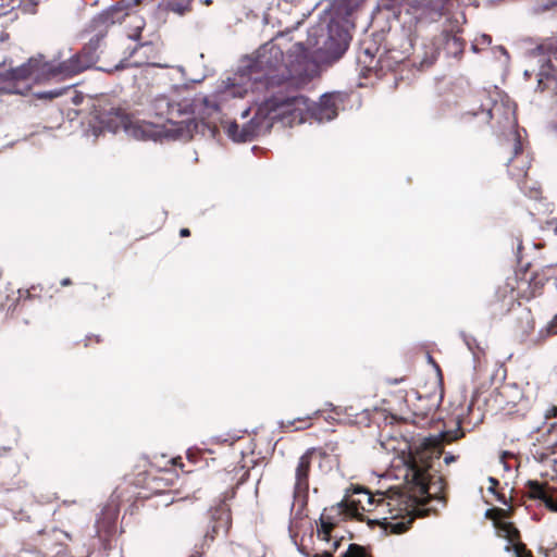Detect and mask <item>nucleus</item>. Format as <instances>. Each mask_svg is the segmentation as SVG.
Returning a JSON list of instances; mask_svg holds the SVG:
<instances>
[{"label":"nucleus","mask_w":557,"mask_h":557,"mask_svg":"<svg viewBox=\"0 0 557 557\" xmlns=\"http://www.w3.org/2000/svg\"><path fill=\"white\" fill-rule=\"evenodd\" d=\"M275 73H264L248 66L247 72H240L223 82V87L214 96L205 98L206 108L219 111L227 107L232 99L244 98L251 90L261 95L253 99V104L244 108L240 112L247 119L253 110L252 117L242 127L236 122L224 125L225 133L235 143L255 140L258 136L268 133L275 123L282 126H294L307 121L318 123L334 120L344 103L341 92H326L318 102H311L307 97L290 91L299 88L292 79H276Z\"/></svg>","instance_id":"nucleus-1"},{"label":"nucleus","mask_w":557,"mask_h":557,"mask_svg":"<svg viewBox=\"0 0 557 557\" xmlns=\"http://www.w3.org/2000/svg\"><path fill=\"white\" fill-rule=\"evenodd\" d=\"M363 0H333L310 26L306 40H298L286 48L281 34L262 45L248 66L264 73H275L276 79H292L306 85L319 73V63L336 61L348 49L354 27V13ZM273 77V75L271 76Z\"/></svg>","instance_id":"nucleus-2"},{"label":"nucleus","mask_w":557,"mask_h":557,"mask_svg":"<svg viewBox=\"0 0 557 557\" xmlns=\"http://www.w3.org/2000/svg\"><path fill=\"white\" fill-rule=\"evenodd\" d=\"M126 16H128L126 9L120 7L111 8L96 15L90 23V27L95 32V38L90 39L88 47L63 62H44L40 58H32L27 63L15 69H7L0 64V92H20L16 87V83L20 81L66 78L89 69L96 62L95 51L92 50H96L100 38L104 37L109 26L121 24Z\"/></svg>","instance_id":"nucleus-3"},{"label":"nucleus","mask_w":557,"mask_h":557,"mask_svg":"<svg viewBox=\"0 0 557 557\" xmlns=\"http://www.w3.org/2000/svg\"><path fill=\"white\" fill-rule=\"evenodd\" d=\"M442 448L435 437L423 438L408 455L398 457L392 462L391 469L380 475L382 481L396 480L398 484L382 485L380 495L389 498L413 493L423 497L437 496L444 490V479L440 471Z\"/></svg>","instance_id":"nucleus-4"},{"label":"nucleus","mask_w":557,"mask_h":557,"mask_svg":"<svg viewBox=\"0 0 557 557\" xmlns=\"http://www.w3.org/2000/svg\"><path fill=\"white\" fill-rule=\"evenodd\" d=\"M156 114L164 119L163 124L134 119L123 109L113 106H100L97 110L99 128L111 133L123 129L128 136L140 140H160L162 138H180L183 136L185 121H176L188 113L189 103L171 101L166 96H159L152 103Z\"/></svg>","instance_id":"nucleus-5"},{"label":"nucleus","mask_w":557,"mask_h":557,"mask_svg":"<svg viewBox=\"0 0 557 557\" xmlns=\"http://www.w3.org/2000/svg\"><path fill=\"white\" fill-rule=\"evenodd\" d=\"M472 116H481L483 121L495 120L497 134L503 136L509 148L510 157L507 160L506 166L508 174L517 182L522 193L530 198L536 199L540 196V190L536 187L525 190L521 185V180L527 176L528 169L531 164V158L524 150L521 141V134L518 129L516 119V106L507 97L495 92L494 98H487L486 102L481 104L479 109L469 111Z\"/></svg>","instance_id":"nucleus-6"},{"label":"nucleus","mask_w":557,"mask_h":557,"mask_svg":"<svg viewBox=\"0 0 557 557\" xmlns=\"http://www.w3.org/2000/svg\"><path fill=\"white\" fill-rule=\"evenodd\" d=\"M374 503V496L368 490L350 485L346 488L344 498L339 503L324 508L317 522H345L349 519H356L359 522H388L386 517L366 516V512H371Z\"/></svg>","instance_id":"nucleus-7"},{"label":"nucleus","mask_w":557,"mask_h":557,"mask_svg":"<svg viewBox=\"0 0 557 557\" xmlns=\"http://www.w3.org/2000/svg\"><path fill=\"white\" fill-rule=\"evenodd\" d=\"M524 77H537V88L557 92V39H548L525 54ZM557 132V120L554 123Z\"/></svg>","instance_id":"nucleus-8"},{"label":"nucleus","mask_w":557,"mask_h":557,"mask_svg":"<svg viewBox=\"0 0 557 557\" xmlns=\"http://www.w3.org/2000/svg\"><path fill=\"white\" fill-rule=\"evenodd\" d=\"M39 545L55 556L66 553L72 557H87L91 545L77 532L54 524L39 531Z\"/></svg>","instance_id":"nucleus-9"},{"label":"nucleus","mask_w":557,"mask_h":557,"mask_svg":"<svg viewBox=\"0 0 557 557\" xmlns=\"http://www.w3.org/2000/svg\"><path fill=\"white\" fill-rule=\"evenodd\" d=\"M534 398V387L530 383L505 382L491 394L487 404L496 411L507 413L523 412Z\"/></svg>","instance_id":"nucleus-10"},{"label":"nucleus","mask_w":557,"mask_h":557,"mask_svg":"<svg viewBox=\"0 0 557 557\" xmlns=\"http://www.w3.org/2000/svg\"><path fill=\"white\" fill-rule=\"evenodd\" d=\"M322 457V453L317 451L315 449H310L306 451L298 461L296 468V482L294 487V500L292 505V512L295 516V519L302 520L307 515L304 513V510L307 506V497H308V475L311 466L312 459L315 457Z\"/></svg>","instance_id":"nucleus-11"},{"label":"nucleus","mask_w":557,"mask_h":557,"mask_svg":"<svg viewBox=\"0 0 557 557\" xmlns=\"http://www.w3.org/2000/svg\"><path fill=\"white\" fill-rule=\"evenodd\" d=\"M337 524H317L314 530L313 524H289V534L298 549L307 554V549L313 544L314 533L317 539L325 543H331L334 535V529Z\"/></svg>","instance_id":"nucleus-12"},{"label":"nucleus","mask_w":557,"mask_h":557,"mask_svg":"<svg viewBox=\"0 0 557 557\" xmlns=\"http://www.w3.org/2000/svg\"><path fill=\"white\" fill-rule=\"evenodd\" d=\"M534 440L530 447L532 458L540 463L554 465L556 462L553 455L557 448V422L539 429Z\"/></svg>","instance_id":"nucleus-13"},{"label":"nucleus","mask_w":557,"mask_h":557,"mask_svg":"<svg viewBox=\"0 0 557 557\" xmlns=\"http://www.w3.org/2000/svg\"><path fill=\"white\" fill-rule=\"evenodd\" d=\"M497 535L508 541L505 549L507 552L513 550L516 557H533L531 552L521 541V535L516 524H494Z\"/></svg>","instance_id":"nucleus-14"},{"label":"nucleus","mask_w":557,"mask_h":557,"mask_svg":"<svg viewBox=\"0 0 557 557\" xmlns=\"http://www.w3.org/2000/svg\"><path fill=\"white\" fill-rule=\"evenodd\" d=\"M530 487V494L532 497L539 498L544 502L545 506L550 511H557V499H555L546 490V487L536 482V481H530L529 482Z\"/></svg>","instance_id":"nucleus-15"},{"label":"nucleus","mask_w":557,"mask_h":557,"mask_svg":"<svg viewBox=\"0 0 557 557\" xmlns=\"http://www.w3.org/2000/svg\"><path fill=\"white\" fill-rule=\"evenodd\" d=\"M119 512V496L112 495L102 506L96 522H116Z\"/></svg>","instance_id":"nucleus-16"},{"label":"nucleus","mask_w":557,"mask_h":557,"mask_svg":"<svg viewBox=\"0 0 557 557\" xmlns=\"http://www.w3.org/2000/svg\"><path fill=\"white\" fill-rule=\"evenodd\" d=\"M555 334H557V314L544 327H542L536 335L531 336L529 334H523L521 341L536 345Z\"/></svg>","instance_id":"nucleus-17"},{"label":"nucleus","mask_w":557,"mask_h":557,"mask_svg":"<svg viewBox=\"0 0 557 557\" xmlns=\"http://www.w3.org/2000/svg\"><path fill=\"white\" fill-rule=\"evenodd\" d=\"M209 513L213 522H231L232 519L230 507L223 500H219L214 506H212Z\"/></svg>","instance_id":"nucleus-18"},{"label":"nucleus","mask_w":557,"mask_h":557,"mask_svg":"<svg viewBox=\"0 0 557 557\" xmlns=\"http://www.w3.org/2000/svg\"><path fill=\"white\" fill-rule=\"evenodd\" d=\"M445 49L448 54L458 58L463 52V42L458 36L447 34Z\"/></svg>","instance_id":"nucleus-19"},{"label":"nucleus","mask_w":557,"mask_h":557,"mask_svg":"<svg viewBox=\"0 0 557 557\" xmlns=\"http://www.w3.org/2000/svg\"><path fill=\"white\" fill-rule=\"evenodd\" d=\"M116 524H96L95 525V534L99 537V540L103 543V546L107 547L109 545V536L115 533Z\"/></svg>","instance_id":"nucleus-20"},{"label":"nucleus","mask_w":557,"mask_h":557,"mask_svg":"<svg viewBox=\"0 0 557 557\" xmlns=\"http://www.w3.org/2000/svg\"><path fill=\"white\" fill-rule=\"evenodd\" d=\"M321 410H317L314 411L311 416H307L306 418H297V419H294V420H288L286 422H282L281 423V426L282 428H292V426H295V430H301V429H306L310 425V423L308 421H310L311 419L318 417L320 414Z\"/></svg>","instance_id":"nucleus-21"},{"label":"nucleus","mask_w":557,"mask_h":557,"mask_svg":"<svg viewBox=\"0 0 557 557\" xmlns=\"http://www.w3.org/2000/svg\"><path fill=\"white\" fill-rule=\"evenodd\" d=\"M499 465L503 467V470L508 473H512L517 468V458L515 454L509 451H503L499 457Z\"/></svg>","instance_id":"nucleus-22"},{"label":"nucleus","mask_w":557,"mask_h":557,"mask_svg":"<svg viewBox=\"0 0 557 557\" xmlns=\"http://www.w3.org/2000/svg\"><path fill=\"white\" fill-rule=\"evenodd\" d=\"M384 535H400L409 531L412 524H379Z\"/></svg>","instance_id":"nucleus-23"},{"label":"nucleus","mask_w":557,"mask_h":557,"mask_svg":"<svg viewBox=\"0 0 557 557\" xmlns=\"http://www.w3.org/2000/svg\"><path fill=\"white\" fill-rule=\"evenodd\" d=\"M342 557H373V556L366 547L358 545V544H349L348 549Z\"/></svg>","instance_id":"nucleus-24"},{"label":"nucleus","mask_w":557,"mask_h":557,"mask_svg":"<svg viewBox=\"0 0 557 557\" xmlns=\"http://www.w3.org/2000/svg\"><path fill=\"white\" fill-rule=\"evenodd\" d=\"M438 53H440L438 48L432 47L430 49V51L425 52V55L423 57V59L420 62V67L425 69V67L431 66L437 59Z\"/></svg>","instance_id":"nucleus-25"},{"label":"nucleus","mask_w":557,"mask_h":557,"mask_svg":"<svg viewBox=\"0 0 557 557\" xmlns=\"http://www.w3.org/2000/svg\"><path fill=\"white\" fill-rule=\"evenodd\" d=\"M332 541L330 549H324L321 554H313L311 557H333V552L341 546L343 537L337 539V536L334 535Z\"/></svg>","instance_id":"nucleus-26"},{"label":"nucleus","mask_w":557,"mask_h":557,"mask_svg":"<svg viewBox=\"0 0 557 557\" xmlns=\"http://www.w3.org/2000/svg\"><path fill=\"white\" fill-rule=\"evenodd\" d=\"M557 7V0H541L535 7L534 12H543Z\"/></svg>","instance_id":"nucleus-27"},{"label":"nucleus","mask_w":557,"mask_h":557,"mask_svg":"<svg viewBox=\"0 0 557 557\" xmlns=\"http://www.w3.org/2000/svg\"><path fill=\"white\" fill-rule=\"evenodd\" d=\"M374 58V52L370 48H364L362 53L358 57L359 62L368 64L370 66L371 61Z\"/></svg>","instance_id":"nucleus-28"},{"label":"nucleus","mask_w":557,"mask_h":557,"mask_svg":"<svg viewBox=\"0 0 557 557\" xmlns=\"http://www.w3.org/2000/svg\"><path fill=\"white\" fill-rule=\"evenodd\" d=\"M13 557H42L37 549L22 548Z\"/></svg>","instance_id":"nucleus-29"},{"label":"nucleus","mask_w":557,"mask_h":557,"mask_svg":"<svg viewBox=\"0 0 557 557\" xmlns=\"http://www.w3.org/2000/svg\"><path fill=\"white\" fill-rule=\"evenodd\" d=\"M134 18L136 20L135 32L129 34L128 38H131L133 40H137L140 36L141 29L144 28V22L137 16H135Z\"/></svg>","instance_id":"nucleus-30"},{"label":"nucleus","mask_w":557,"mask_h":557,"mask_svg":"<svg viewBox=\"0 0 557 557\" xmlns=\"http://www.w3.org/2000/svg\"><path fill=\"white\" fill-rule=\"evenodd\" d=\"M491 42H492L491 36L486 35V34H483V35H481L480 37H478L475 39V42L472 45V48H473V50H475L479 45H486V46H488V45H491Z\"/></svg>","instance_id":"nucleus-31"},{"label":"nucleus","mask_w":557,"mask_h":557,"mask_svg":"<svg viewBox=\"0 0 557 557\" xmlns=\"http://www.w3.org/2000/svg\"><path fill=\"white\" fill-rule=\"evenodd\" d=\"M211 442L212 443H216V444H221V443H227L228 442V438L223 436V435H219V436H213L211 438Z\"/></svg>","instance_id":"nucleus-32"},{"label":"nucleus","mask_w":557,"mask_h":557,"mask_svg":"<svg viewBox=\"0 0 557 557\" xmlns=\"http://www.w3.org/2000/svg\"><path fill=\"white\" fill-rule=\"evenodd\" d=\"M456 459H457V457H456V456H454V455H451V454H447V455L444 457V462H445L446 465H449V463H451V462H455V461H456Z\"/></svg>","instance_id":"nucleus-33"},{"label":"nucleus","mask_w":557,"mask_h":557,"mask_svg":"<svg viewBox=\"0 0 557 557\" xmlns=\"http://www.w3.org/2000/svg\"><path fill=\"white\" fill-rule=\"evenodd\" d=\"M496 50L498 51V53H502L506 59H508V52L503 46H498Z\"/></svg>","instance_id":"nucleus-34"},{"label":"nucleus","mask_w":557,"mask_h":557,"mask_svg":"<svg viewBox=\"0 0 557 557\" xmlns=\"http://www.w3.org/2000/svg\"><path fill=\"white\" fill-rule=\"evenodd\" d=\"M190 232L188 228H182L181 232H180V235L182 237H186V236H189Z\"/></svg>","instance_id":"nucleus-35"},{"label":"nucleus","mask_w":557,"mask_h":557,"mask_svg":"<svg viewBox=\"0 0 557 557\" xmlns=\"http://www.w3.org/2000/svg\"><path fill=\"white\" fill-rule=\"evenodd\" d=\"M61 92L59 91H50L49 94H45V96H48L49 98L58 97Z\"/></svg>","instance_id":"nucleus-36"},{"label":"nucleus","mask_w":557,"mask_h":557,"mask_svg":"<svg viewBox=\"0 0 557 557\" xmlns=\"http://www.w3.org/2000/svg\"><path fill=\"white\" fill-rule=\"evenodd\" d=\"M61 285H62V286H69V285H71V280H70V278H63V280L61 281Z\"/></svg>","instance_id":"nucleus-37"},{"label":"nucleus","mask_w":557,"mask_h":557,"mask_svg":"<svg viewBox=\"0 0 557 557\" xmlns=\"http://www.w3.org/2000/svg\"><path fill=\"white\" fill-rule=\"evenodd\" d=\"M403 380H404V379H395V380H388V383H389V384H393V385H395V384H398V383H400V382H401Z\"/></svg>","instance_id":"nucleus-38"},{"label":"nucleus","mask_w":557,"mask_h":557,"mask_svg":"<svg viewBox=\"0 0 557 557\" xmlns=\"http://www.w3.org/2000/svg\"><path fill=\"white\" fill-rule=\"evenodd\" d=\"M202 556V552H195L194 554H191L189 557H201Z\"/></svg>","instance_id":"nucleus-39"},{"label":"nucleus","mask_w":557,"mask_h":557,"mask_svg":"<svg viewBox=\"0 0 557 557\" xmlns=\"http://www.w3.org/2000/svg\"><path fill=\"white\" fill-rule=\"evenodd\" d=\"M442 436L444 437V441H447V442H449V441H451V440H453V438L450 437V435H448V434H442Z\"/></svg>","instance_id":"nucleus-40"},{"label":"nucleus","mask_w":557,"mask_h":557,"mask_svg":"<svg viewBox=\"0 0 557 557\" xmlns=\"http://www.w3.org/2000/svg\"><path fill=\"white\" fill-rule=\"evenodd\" d=\"M528 326L532 330L534 327L533 325V321L532 320H528Z\"/></svg>","instance_id":"nucleus-41"},{"label":"nucleus","mask_w":557,"mask_h":557,"mask_svg":"<svg viewBox=\"0 0 557 557\" xmlns=\"http://www.w3.org/2000/svg\"><path fill=\"white\" fill-rule=\"evenodd\" d=\"M467 346L469 347L470 350H472V346H471V343L469 341L466 342Z\"/></svg>","instance_id":"nucleus-42"},{"label":"nucleus","mask_w":557,"mask_h":557,"mask_svg":"<svg viewBox=\"0 0 557 557\" xmlns=\"http://www.w3.org/2000/svg\"><path fill=\"white\" fill-rule=\"evenodd\" d=\"M4 39H5V36H3V35H2V36L0 37V40H1V41H3Z\"/></svg>","instance_id":"nucleus-43"},{"label":"nucleus","mask_w":557,"mask_h":557,"mask_svg":"<svg viewBox=\"0 0 557 557\" xmlns=\"http://www.w3.org/2000/svg\"><path fill=\"white\" fill-rule=\"evenodd\" d=\"M94 134H95V136H98V133H97V131H96V127L94 128Z\"/></svg>","instance_id":"nucleus-44"}]
</instances>
